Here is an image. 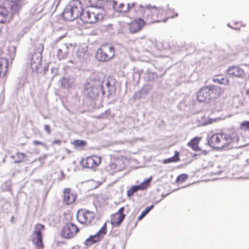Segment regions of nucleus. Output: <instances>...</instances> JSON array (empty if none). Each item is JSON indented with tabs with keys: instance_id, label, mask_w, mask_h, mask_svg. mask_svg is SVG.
I'll use <instances>...</instances> for the list:
<instances>
[{
	"instance_id": "f257e3e1",
	"label": "nucleus",
	"mask_w": 249,
	"mask_h": 249,
	"mask_svg": "<svg viewBox=\"0 0 249 249\" xmlns=\"http://www.w3.org/2000/svg\"><path fill=\"white\" fill-rule=\"evenodd\" d=\"M139 15L142 16L148 24L164 22L163 8L155 6L141 5Z\"/></svg>"
},
{
	"instance_id": "f03ea898",
	"label": "nucleus",
	"mask_w": 249,
	"mask_h": 249,
	"mask_svg": "<svg viewBox=\"0 0 249 249\" xmlns=\"http://www.w3.org/2000/svg\"><path fill=\"white\" fill-rule=\"evenodd\" d=\"M223 90L214 86H206L200 89L197 93V98L200 102H210L217 99L223 93Z\"/></svg>"
},
{
	"instance_id": "7ed1b4c3",
	"label": "nucleus",
	"mask_w": 249,
	"mask_h": 249,
	"mask_svg": "<svg viewBox=\"0 0 249 249\" xmlns=\"http://www.w3.org/2000/svg\"><path fill=\"white\" fill-rule=\"evenodd\" d=\"M83 12L81 2L78 0H74L65 7L62 13V17L67 21L73 20L78 17L81 18Z\"/></svg>"
},
{
	"instance_id": "20e7f679",
	"label": "nucleus",
	"mask_w": 249,
	"mask_h": 249,
	"mask_svg": "<svg viewBox=\"0 0 249 249\" xmlns=\"http://www.w3.org/2000/svg\"><path fill=\"white\" fill-rule=\"evenodd\" d=\"M114 55V48L111 44L106 43L97 50L96 57L99 61L106 62L112 58Z\"/></svg>"
},
{
	"instance_id": "39448f33",
	"label": "nucleus",
	"mask_w": 249,
	"mask_h": 249,
	"mask_svg": "<svg viewBox=\"0 0 249 249\" xmlns=\"http://www.w3.org/2000/svg\"><path fill=\"white\" fill-rule=\"evenodd\" d=\"M18 11V7L17 4H13L10 8H6L1 6L0 7V23L9 22L13 17V15Z\"/></svg>"
},
{
	"instance_id": "423d86ee",
	"label": "nucleus",
	"mask_w": 249,
	"mask_h": 249,
	"mask_svg": "<svg viewBox=\"0 0 249 249\" xmlns=\"http://www.w3.org/2000/svg\"><path fill=\"white\" fill-rule=\"evenodd\" d=\"M112 6L114 10L118 12L126 13L130 10H134L139 14L141 4H138L137 2L128 3L126 6L123 3H118L115 0L112 1Z\"/></svg>"
},
{
	"instance_id": "0eeeda50",
	"label": "nucleus",
	"mask_w": 249,
	"mask_h": 249,
	"mask_svg": "<svg viewBox=\"0 0 249 249\" xmlns=\"http://www.w3.org/2000/svg\"><path fill=\"white\" fill-rule=\"evenodd\" d=\"M45 229L43 225L38 224L35 225L32 232V242L38 249H43L42 232Z\"/></svg>"
},
{
	"instance_id": "6e6552de",
	"label": "nucleus",
	"mask_w": 249,
	"mask_h": 249,
	"mask_svg": "<svg viewBox=\"0 0 249 249\" xmlns=\"http://www.w3.org/2000/svg\"><path fill=\"white\" fill-rule=\"evenodd\" d=\"M101 157L96 155H92L83 158L80 161V165L88 169L96 170L101 164Z\"/></svg>"
},
{
	"instance_id": "1a4fd4ad",
	"label": "nucleus",
	"mask_w": 249,
	"mask_h": 249,
	"mask_svg": "<svg viewBox=\"0 0 249 249\" xmlns=\"http://www.w3.org/2000/svg\"><path fill=\"white\" fill-rule=\"evenodd\" d=\"M95 218L93 212L86 210H81L78 212L77 219L82 224L89 226L92 224Z\"/></svg>"
},
{
	"instance_id": "9d476101",
	"label": "nucleus",
	"mask_w": 249,
	"mask_h": 249,
	"mask_svg": "<svg viewBox=\"0 0 249 249\" xmlns=\"http://www.w3.org/2000/svg\"><path fill=\"white\" fill-rule=\"evenodd\" d=\"M107 224L105 223L102 228L94 235H90L85 241V245L89 246L100 241L103 235L106 233Z\"/></svg>"
},
{
	"instance_id": "9b49d317",
	"label": "nucleus",
	"mask_w": 249,
	"mask_h": 249,
	"mask_svg": "<svg viewBox=\"0 0 249 249\" xmlns=\"http://www.w3.org/2000/svg\"><path fill=\"white\" fill-rule=\"evenodd\" d=\"M78 231L79 229L76 225L72 223H69L62 229L61 234L63 238L70 239L75 236Z\"/></svg>"
},
{
	"instance_id": "f8f14e48",
	"label": "nucleus",
	"mask_w": 249,
	"mask_h": 249,
	"mask_svg": "<svg viewBox=\"0 0 249 249\" xmlns=\"http://www.w3.org/2000/svg\"><path fill=\"white\" fill-rule=\"evenodd\" d=\"M147 24L146 20H144L142 18H136L128 23L129 30L132 34L138 33Z\"/></svg>"
},
{
	"instance_id": "ddd939ff",
	"label": "nucleus",
	"mask_w": 249,
	"mask_h": 249,
	"mask_svg": "<svg viewBox=\"0 0 249 249\" xmlns=\"http://www.w3.org/2000/svg\"><path fill=\"white\" fill-rule=\"evenodd\" d=\"M77 193L71 188H66L63 191L64 202H75L78 200Z\"/></svg>"
},
{
	"instance_id": "4468645a",
	"label": "nucleus",
	"mask_w": 249,
	"mask_h": 249,
	"mask_svg": "<svg viewBox=\"0 0 249 249\" xmlns=\"http://www.w3.org/2000/svg\"><path fill=\"white\" fill-rule=\"evenodd\" d=\"M99 17L97 11H86L81 16V20L84 22L93 23L98 21Z\"/></svg>"
},
{
	"instance_id": "2eb2a0df",
	"label": "nucleus",
	"mask_w": 249,
	"mask_h": 249,
	"mask_svg": "<svg viewBox=\"0 0 249 249\" xmlns=\"http://www.w3.org/2000/svg\"><path fill=\"white\" fill-rule=\"evenodd\" d=\"M234 138V134H228L223 133L221 150L231 149L233 146Z\"/></svg>"
},
{
	"instance_id": "dca6fc26",
	"label": "nucleus",
	"mask_w": 249,
	"mask_h": 249,
	"mask_svg": "<svg viewBox=\"0 0 249 249\" xmlns=\"http://www.w3.org/2000/svg\"><path fill=\"white\" fill-rule=\"evenodd\" d=\"M222 133H217L214 134L209 138L208 142L211 147L217 149H221Z\"/></svg>"
},
{
	"instance_id": "f3484780",
	"label": "nucleus",
	"mask_w": 249,
	"mask_h": 249,
	"mask_svg": "<svg viewBox=\"0 0 249 249\" xmlns=\"http://www.w3.org/2000/svg\"><path fill=\"white\" fill-rule=\"evenodd\" d=\"M227 73L233 77L243 78L245 76V71L238 65H233L229 67L227 70Z\"/></svg>"
},
{
	"instance_id": "a211bd4d",
	"label": "nucleus",
	"mask_w": 249,
	"mask_h": 249,
	"mask_svg": "<svg viewBox=\"0 0 249 249\" xmlns=\"http://www.w3.org/2000/svg\"><path fill=\"white\" fill-rule=\"evenodd\" d=\"M43 50V46H42L41 52L39 55H37L36 53L33 55L31 62V68L36 70H37L41 65L42 52Z\"/></svg>"
},
{
	"instance_id": "6ab92c4d",
	"label": "nucleus",
	"mask_w": 249,
	"mask_h": 249,
	"mask_svg": "<svg viewBox=\"0 0 249 249\" xmlns=\"http://www.w3.org/2000/svg\"><path fill=\"white\" fill-rule=\"evenodd\" d=\"M124 214L115 213L111 216V224L114 227H118L122 223L125 218Z\"/></svg>"
},
{
	"instance_id": "aec40b11",
	"label": "nucleus",
	"mask_w": 249,
	"mask_h": 249,
	"mask_svg": "<svg viewBox=\"0 0 249 249\" xmlns=\"http://www.w3.org/2000/svg\"><path fill=\"white\" fill-rule=\"evenodd\" d=\"M8 61L3 57H0V77L5 76L8 70Z\"/></svg>"
},
{
	"instance_id": "412c9836",
	"label": "nucleus",
	"mask_w": 249,
	"mask_h": 249,
	"mask_svg": "<svg viewBox=\"0 0 249 249\" xmlns=\"http://www.w3.org/2000/svg\"><path fill=\"white\" fill-rule=\"evenodd\" d=\"M200 140L201 138L199 137H195L188 143L187 145L195 151H201V149L198 146Z\"/></svg>"
},
{
	"instance_id": "4be33fe9",
	"label": "nucleus",
	"mask_w": 249,
	"mask_h": 249,
	"mask_svg": "<svg viewBox=\"0 0 249 249\" xmlns=\"http://www.w3.org/2000/svg\"><path fill=\"white\" fill-rule=\"evenodd\" d=\"M152 179V177H150L149 178L142 182L140 184L135 185L137 189V191H143L147 189L150 185V182Z\"/></svg>"
},
{
	"instance_id": "5701e85b",
	"label": "nucleus",
	"mask_w": 249,
	"mask_h": 249,
	"mask_svg": "<svg viewBox=\"0 0 249 249\" xmlns=\"http://www.w3.org/2000/svg\"><path fill=\"white\" fill-rule=\"evenodd\" d=\"M163 14L164 17V22L168 18H173L178 16V14L176 13L174 10L170 8H163Z\"/></svg>"
},
{
	"instance_id": "b1692460",
	"label": "nucleus",
	"mask_w": 249,
	"mask_h": 249,
	"mask_svg": "<svg viewBox=\"0 0 249 249\" xmlns=\"http://www.w3.org/2000/svg\"><path fill=\"white\" fill-rule=\"evenodd\" d=\"M107 171L110 174H113L114 173L119 171L118 167V164L116 161L110 162L106 167Z\"/></svg>"
},
{
	"instance_id": "393cba45",
	"label": "nucleus",
	"mask_w": 249,
	"mask_h": 249,
	"mask_svg": "<svg viewBox=\"0 0 249 249\" xmlns=\"http://www.w3.org/2000/svg\"><path fill=\"white\" fill-rule=\"evenodd\" d=\"M179 160V153L178 151H176L174 156L164 159L163 160L162 163L164 164H168L172 162H176Z\"/></svg>"
},
{
	"instance_id": "a878e982",
	"label": "nucleus",
	"mask_w": 249,
	"mask_h": 249,
	"mask_svg": "<svg viewBox=\"0 0 249 249\" xmlns=\"http://www.w3.org/2000/svg\"><path fill=\"white\" fill-rule=\"evenodd\" d=\"M102 182H97L94 180H90L86 183V186L89 190H93L102 184Z\"/></svg>"
},
{
	"instance_id": "bb28decb",
	"label": "nucleus",
	"mask_w": 249,
	"mask_h": 249,
	"mask_svg": "<svg viewBox=\"0 0 249 249\" xmlns=\"http://www.w3.org/2000/svg\"><path fill=\"white\" fill-rule=\"evenodd\" d=\"M12 158L15 160V162L19 163L24 160L26 158V155L23 153L18 152L15 155L12 156Z\"/></svg>"
},
{
	"instance_id": "cd10ccee",
	"label": "nucleus",
	"mask_w": 249,
	"mask_h": 249,
	"mask_svg": "<svg viewBox=\"0 0 249 249\" xmlns=\"http://www.w3.org/2000/svg\"><path fill=\"white\" fill-rule=\"evenodd\" d=\"M71 144L75 148H83L87 145V142L84 140H76L71 142Z\"/></svg>"
},
{
	"instance_id": "c85d7f7f",
	"label": "nucleus",
	"mask_w": 249,
	"mask_h": 249,
	"mask_svg": "<svg viewBox=\"0 0 249 249\" xmlns=\"http://www.w3.org/2000/svg\"><path fill=\"white\" fill-rule=\"evenodd\" d=\"M153 208V205L146 208L145 210L142 212L141 215L138 217V220H141Z\"/></svg>"
},
{
	"instance_id": "c756f323",
	"label": "nucleus",
	"mask_w": 249,
	"mask_h": 249,
	"mask_svg": "<svg viewBox=\"0 0 249 249\" xmlns=\"http://www.w3.org/2000/svg\"><path fill=\"white\" fill-rule=\"evenodd\" d=\"M188 176L185 174H182L178 176L176 179V182L178 184H181L186 180Z\"/></svg>"
},
{
	"instance_id": "7c9ffc66",
	"label": "nucleus",
	"mask_w": 249,
	"mask_h": 249,
	"mask_svg": "<svg viewBox=\"0 0 249 249\" xmlns=\"http://www.w3.org/2000/svg\"><path fill=\"white\" fill-rule=\"evenodd\" d=\"M213 81L219 84L229 85V80L227 77H223L221 79L214 78Z\"/></svg>"
},
{
	"instance_id": "2f4dec72",
	"label": "nucleus",
	"mask_w": 249,
	"mask_h": 249,
	"mask_svg": "<svg viewBox=\"0 0 249 249\" xmlns=\"http://www.w3.org/2000/svg\"><path fill=\"white\" fill-rule=\"evenodd\" d=\"M102 0H89V2L90 6L97 7L101 4Z\"/></svg>"
},
{
	"instance_id": "473e14b6",
	"label": "nucleus",
	"mask_w": 249,
	"mask_h": 249,
	"mask_svg": "<svg viewBox=\"0 0 249 249\" xmlns=\"http://www.w3.org/2000/svg\"><path fill=\"white\" fill-rule=\"evenodd\" d=\"M136 192H137V189L135 187V185L132 186L127 191V196L128 197H131Z\"/></svg>"
},
{
	"instance_id": "72a5a7b5",
	"label": "nucleus",
	"mask_w": 249,
	"mask_h": 249,
	"mask_svg": "<svg viewBox=\"0 0 249 249\" xmlns=\"http://www.w3.org/2000/svg\"><path fill=\"white\" fill-rule=\"evenodd\" d=\"M241 126L242 127L249 129V121H245L242 123Z\"/></svg>"
},
{
	"instance_id": "f704fd0d",
	"label": "nucleus",
	"mask_w": 249,
	"mask_h": 249,
	"mask_svg": "<svg viewBox=\"0 0 249 249\" xmlns=\"http://www.w3.org/2000/svg\"><path fill=\"white\" fill-rule=\"evenodd\" d=\"M33 143L35 145H42V146H45L46 145V144L44 142H40V141H37V140L33 141Z\"/></svg>"
},
{
	"instance_id": "c9c22d12",
	"label": "nucleus",
	"mask_w": 249,
	"mask_h": 249,
	"mask_svg": "<svg viewBox=\"0 0 249 249\" xmlns=\"http://www.w3.org/2000/svg\"><path fill=\"white\" fill-rule=\"evenodd\" d=\"M45 130L47 132V133L50 134L51 133V127L49 125L46 124L44 126Z\"/></svg>"
},
{
	"instance_id": "e433bc0d",
	"label": "nucleus",
	"mask_w": 249,
	"mask_h": 249,
	"mask_svg": "<svg viewBox=\"0 0 249 249\" xmlns=\"http://www.w3.org/2000/svg\"><path fill=\"white\" fill-rule=\"evenodd\" d=\"M61 143V141L59 140H54L53 142V144L60 145Z\"/></svg>"
},
{
	"instance_id": "4c0bfd02",
	"label": "nucleus",
	"mask_w": 249,
	"mask_h": 249,
	"mask_svg": "<svg viewBox=\"0 0 249 249\" xmlns=\"http://www.w3.org/2000/svg\"><path fill=\"white\" fill-rule=\"evenodd\" d=\"M124 211V207H121L119 210L116 213H118V214H124L123 213V212Z\"/></svg>"
},
{
	"instance_id": "58836bf2",
	"label": "nucleus",
	"mask_w": 249,
	"mask_h": 249,
	"mask_svg": "<svg viewBox=\"0 0 249 249\" xmlns=\"http://www.w3.org/2000/svg\"><path fill=\"white\" fill-rule=\"evenodd\" d=\"M106 84L107 85V87L108 88H109V86H110V82H109V81L108 80H107V81H106Z\"/></svg>"
},
{
	"instance_id": "ea45409f",
	"label": "nucleus",
	"mask_w": 249,
	"mask_h": 249,
	"mask_svg": "<svg viewBox=\"0 0 249 249\" xmlns=\"http://www.w3.org/2000/svg\"><path fill=\"white\" fill-rule=\"evenodd\" d=\"M203 153H204V154H207V151H206V150H204L203 152H202Z\"/></svg>"
},
{
	"instance_id": "a19ab883",
	"label": "nucleus",
	"mask_w": 249,
	"mask_h": 249,
	"mask_svg": "<svg viewBox=\"0 0 249 249\" xmlns=\"http://www.w3.org/2000/svg\"><path fill=\"white\" fill-rule=\"evenodd\" d=\"M5 183L7 185H10V183L8 181L5 182Z\"/></svg>"
},
{
	"instance_id": "79ce46f5",
	"label": "nucleus",
	"mask_w": 249,
	"mask_h": 249,
	"mask_svg": "<svg viewBox=\"0 0 249 249\" xmlns=\"http://www.w3.org/2000/svg\"><path fill=\"white\" fill-rule=\"evenodd\" d=\"M13 218H14V217H13V216H12V218H11V221L13 220Z\"/></svg>"
},
{
	"instance_id": "37998d69",
	"label": "nucleus",
	"mask_w": 249,
	"mask_h": 249,
	"mask_svg": "<svg viewBox=\"0 0 249 249\" xmlns=\"http://www.w3.org/2000/svg\"><path fill=\"white\" fill-rule=\"evenodd\" d=\"M247 94H249V90H248V91H247Z\"/></svg>"
},
{
	"instance_id": "c03bdc74",
	"label": "nucleus",
	"mask_w": 249,
	"mask_h": 249,
	"mask_svg": "<svg viewBox=\"0 0 249 249\" xmlns=\"http://www.w3.org/2000/svg\"><path fill=\"white\" fill-rule=\"evenodd\" d=\"M71 204V203H67V205H69V204Z\"/></svg>"
},
{
	"instance_id": "a18cd8bd",
	"label": "nucleus",
	"mask_w": 249,
	"mask_h": 249,
	"mask_svg": "<svg viewBox=\"0 0 249 249\" xmlns=\"http://www.w3.org/2000/svg\"><path fill=\"white\" fill-rule=\"evenodd\" d=\"M60 0H58V3H59V2H60Z\"/></svg>"
}]
</instances>
